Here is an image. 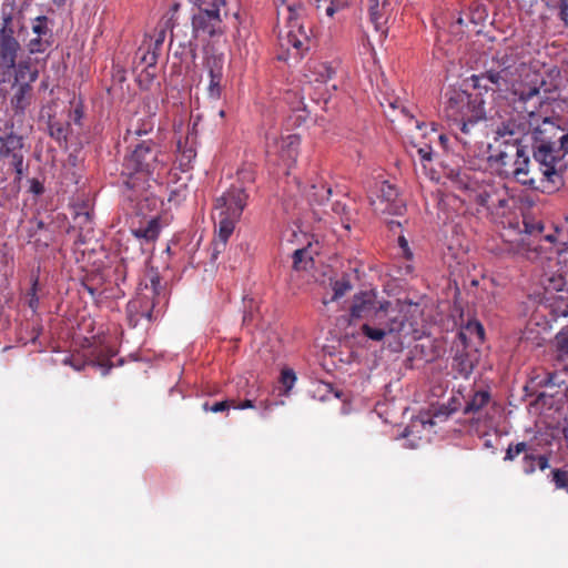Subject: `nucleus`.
Returning a JSON list of instances; mask_svg holds the SVG:
<instances>
[{"label": "nucleus", "instance_id": "obj_2", "mask_svg": "<svg viewBox=\"0 0 568 568\" xmlns=\"http://www.w3.org/2000/svg\"><path fill=\"white\" fill-rule=\"evenodd\" d=\"M444 113L460 132V135L456 134V140L467 146L470 143L467 138L475 135L479 123L486 119L485 101L480 94L452 89L446 93Z\"/></svg>", "mask_w": 568, "mask_h": 568}, {"label": "nucleus", "instance_id": "obj_4", "mask_svg": "<svg viewBox=\"0 0 568 568\" xmlns=\"http://www.w3.org/2000/svg\"><path fill=\"white\" fill-rule=\"evenodd\" d=\"M413 305L397 301H384L381 308L369 324H363L361 331L365 337L374 342H381L387 336L400 339L414 331L412 315Z\"/></svg>", "mask_w": 568, "mask_h": 568}, {"label": "nucleus", "instance_id": "obj_29", "mask_svg": "<svg viewBox=\"0 0 568 568\" xmlns=\"http://www.w3.org/2000/svg\"><path fill=\"white\" fill-rule=\"evenodd\" d=\"M171 30V40H170V47L176 45L178 49L175 50V55H183L189 51L190 53L194 52L193 48V39L194 37H187L186 34L182 38L179 37L176 32L173 31V28Z\"/></svg>", "mask_w": 568, "mask_h": 568}, {"label": "nucleus", "instance_id": "obj_38", "mask_svg": "<svg viewBox=\"0 0 568 568\" xmlns=\"http://www.w3.org/2000/svg\"><path fill=\"white\" fill-rule=\"evenodd\" d=\"M153 129V125L149 122H143L141 125L130 128L126 130L124 140L128 141L131 136H142L150 133Z\"/></svg>", "mask_w": 568, "mask_h": 568}, {"label": "nucleus", "instance_id": "obj_10", "mask_svg": "<svg viewBox=\"0 0 568 568\" xmlns=\"http://www.w3.org/2000/svg\"><path fill=\"white\" fill-rule=\"evenodd\" d=\"M302 10V6L287 7L286 30L284 32L281 31L278 36L281 48L287 52L294 49L296 54H300L308 42V36L300 22V11Z\"/></svg>", "mask_w": 568, "mask_h": 568}, {"label": "nucleus", "instance_id": "obj_23", "mask_svg": "<svg viewBox=\"0 0 568 568\" xmlns=\"http://www.w3.org/2000/svg\"><path fill=\"white\" fill-rule=\"evenodd\" d=\"M332 211L339 216L343 227L351 230V223L356 215V209L352 207L345 201L336 200L332 204Z\"/></svg>", "mask_w": 568, "mask_h": 568}, {"label": "nucleus", "instance_id": "obj_17", "mask_svg": "<svg viewBox=\"0 0 568 568\" xmlns=\"http://www.w3.org/2000/svg\"><path fill=\"white\" fill-rule=\"evenodd\" d=\"M42 118H47V132L59 146H67L68 139L71 133V124L68 120L58 118L55 114L47 112L42 114Z\"/></svg>", "mask_w": 568, "mask_h": 568}, {"label": "nucleus", "instance_id": "obj_44", "mask_svg": "<svg viewBox=\"0 0 568 568\" xmlns=\"http://www.w3.org/2000/svg\"><path fill=\"white\" fill-rule=\"evenodd\" d=\"M523 463H524V473L527 475L532 474L535 471L536 465H537L536 455L526 453L524 456Z\"/></svg>", "mask_w": 568, "mask_h": 568}, {"label": "nucleus", "instance_id": "obj_1", "mask_svg": "<svg viewBox=\"0 0 568 568\" xmlns=\"http://www.w3.org/2000/svg\"><path fill=\"white\" fill-rule=\"evenodd\" d=\"M474 89L496 93L509 102L517 115L526 120L531 148L518 136L523 123L503 122L497 134L504 139L496 161L518 183L551 194L565 184L568 171V125L560 118L541 114L546 97L544 78L532 72L516 48L497 51L484 71L469 78Z\"/></svg>", "mask_w": 568, "mask_h": 568}, {"label": "nucleus", "instance_id": "obj_3", "mask_svg": "<svg viewBox=\"0 0 568 568\" xmlns=\"http://www.w3.org/2000/svg\"><path fill=\"white\" fill-rule=\"evenodd\" d=\"M166 154L152 140L131 143L122 164L123 181L129 189L139 187V181L155 180L166 169Z\"/></svg>", "mask_w": 568, "mask_h": 568}, {"label": "nucleus", "instance_id": "obj_33", "mask_svg": "<svg viewBox=\"0 0 568 568\" xmlns=\"http://www.w3.org/2000/svg\"><path fill=\"white\" fill-rule=\"evenodd\" d=\"M312 257L308 255L306 248H300L293 253V267L297 271L306 270L308 264L312 263Z\"/></svg>", "mask_w": 568, "mask_h": 568}, {"label": "nucleus", "instance_id": "obj_28", "mask_svg": "<svg viewBox=\"0 0 568 568\" xmlns=\"http://www.w3.org/2000/svg\"><path fill=\"white\" fill-rule=\"evenodd\" d=\"M424 141L413 142L412 146L416 149V153L419 156L422 163L430 162L435 155L433 149V139L429 133L424 135Z\"/></svg>", "mask_w": 568, "mask_h": 568}, {"label": "nucleus", "instance_id": "obj_60", "mask_svg": "<svg viewBox=\"0 0 568 568\" xmlns=\"http://www.w3.org/2000/svg\"><path fill=\"white\" fill-rule=\"evenodd\" d=\"M334 396L338 398L339 397V393L338 392H334Z\"/></svg>", "mask_w": 568, "mask_h": 568}, {"label": "nucleus", "instance_id": "obj_36", "mask_svg": "<svg viewBox=\"0 0 568 568\" xmlns=\"http://www.w3.org/2000/svg\"><path fill=\"white\" fill-rule=\"evenodd\" d=\"M38 287H39V276L34 275L31 278V287H30V291L28 292V306L33 312H36L39 307V297L37 295Z\"/></svg>", "mask_w": 568, "mask_h": 568}, {"label": "nucleus", "instance_id": "obj_24", "mask_svg": "<svg viewBox=\"0 0 568 568\" xmlns=\"http://www.w3.org/2000/svg\"><path fill=\"white\" fill-rule=\"evenodd\" d=\"M132 234L136 239H142L145 242H153L158 239L160 234V223L158 219H151L146 225L140 226L138 229L132 230Z\"/></svg>", "mask_w": 568, "mask_h": 568}, {"label": "nucleus", "instance_id": "obj_48", "mask_svg": "<svg viewBox=\"0 0 568 568\" xmlns=\"http://www.w3.org/2000/svg\"><path fill=\"white\" fill-rule=\"evenodd\" d=\"M254 400L252 399H245L243 402L237 403L235 400V404L232 405V408L234 409H246V408H254Z\"/></svg>", "mask_w": 568, "mask_h": 568}, {"label": "nucleus", "instance_id": "obj_27", "mask_svg": "<svg viewBox=\"0 0 568 568\" xmlns=\"http://www.w3.org/2000/svg\"><path fill=\"white\" fill-rule=\"evenodd\" d=\"M490 400V393L488 390H477L473 394L471 398L467 402L464 413L476 414Z\"/></svg>", "mask_w": 568, "mask_h": 568}, {"label": "nucleus", "instance_id": "obj_35", "mask_svg": "<svg viewBox=\"0 0 568 568\" xmlns=\"http://www.w3.org/2000/svg\"><path fill=\"white\" fill-rule=\"evenodd\" d=\"M48 18L45 16L37 17L32 22V31L37 36L52 38V32L48 27Z\"/></svg>", "mask_w": 568, "mask_h": 568}, {"label": "nucleus", "instance_id": "obj_59", "mask_svg": "<svg viewBox=\"0 0 568 568\" xmlns=\"http://www.w3.org/2000/svg\"><path fill=\"white\" fill-rule=\"evenodd\" d=\"M324 386H325L327 389H329V390H332V392H333V389H332V385H331V384H324Z\"/></svg>", "mask_w": 568, "mask_h": 568}, {"label": "nucleus", "instance_id": "obj_21", "mask_svg": "<svg viewBox=\"0 0 568 568\" xmlns=\"http://www.w3.org/2000/svg\"><path fill=\"white\" fill-rule=\"evenodd\" d=\"M12 73H14L13 85H22L23 83H28L32 87V83L36 82L39 77V71L31 68L29 60H21L20 62L16 63V68L13 69Z\"/></svg>", "mask_w": 568, "mask_h": 568}, {"label": "nucleus", "instance_id": "obj_47", "mask_svg": "<svg viewBox=\"0 0 568 568\" xmlns=\"http://www.w3.org/2000/svg\"><path fill=\"white\" fill-rule=\"evenodd\" d=\"M30 192L36 195H41L44 192V186L39 180L32 179L30 181Z\"/></svg>", "mask_w": 568, "mask_h": 568}, {"label": "nucleus", "instance_id": "obj_19", "mask_svg": "<svg viewBox=\"0 0 568 568\" xmlns=\"http://www.w3.org/2000/svg\"><path fill=\"white\" fill-rule=\"evenodd\" d=\"M12 89L14 92L10 99L11 109L16 115H23L32 102V87L28 83L22 85L12 84Z\"/></svg>", "mask_w": 568, "mask_h": 568}, {"label": "nucleus", "instance_id": "obj_22", "mask_svg": "<svg viewBox=\"0 0 568 568\" xmlns=\"http://www.w3.org/2000/svg\"><path fill=\"white\" fill-rule=\"evenodd\" d=\"M387 6L386 0H368L369 19L376 31L384 32Z\"/></svg>", "mask_w": 568, "mask_h": 568}, {"label": "nucleus", "instance_id": "obj_26", "mask_svg": "<svg viewBox=\"0 0 568 568\" xmlns=\"http://www.w3.org/2000/svg\"><path fill=\"white\" fill-rule=\"evenodd\" d=\"M196 156V151L193 146L187 145V143L178 142V162L180 169L185 172L191 168L192 161Z\"/></svg>", "mask_w": 568, "mask_h": 568}, {"label": "nucleus", "instance_id": "obj_58", "mask_svg": "<svg viewBox=\"0 0 568 568\" xmlns=\"http://www.w3.org/2000/svg\"><path fill=\"white\" fill-rule=\"evenodd\" d=\"M219 115H220L222 119H223V118H225V111H224V110H220Z\"/></svg>", "mask_w": 568, "mask_h": 568}, {"label": "nucleus", "instance_id": "obj_7", "mask_svg": "<svg viewBox=\"0 0 568 568\" xmlns=\"http://www.w3.org/2000/svg\"><path fill=\"white\" fill-rule=\"evenodd\" d=\"M199 11L192 18V33L194 38L221 36L224 32L221 18V7L225 0H193Z\"/></svg>", "mask_w": 568, "mask_h": 568}, {"label": "nucleus", "instance_id": "obj_40", "mask_svg": "<svg viewBox=\"0 0 568 568\" xmlns=\"http://www.w3.org/2000/svg\"><path fill=\"white\" fill-rule=\"evenodd\" d=\"M528 450V445L525 443V442H521V443H517L515 446L513 445H509L507 450H506V455H505V460H514L519 454L521 453H527Z\"/></svg>", "mask_w": 568, "mask_h": 568}, {"label": "nucleus", "instance_id": "obj_13", "mask_svg": "<svg viewBox=\"0 0 568 568\" xmlns=\"http://www.w3.org/2000/svg\"><path fill=\"white\" fill-rule=\"evenodd\" d=\"M374 210L383 214L403 215L406 211L404 200L399 196L398 190L388 181L378 184L377 200H372Z\"/></svg>", "mask_w": 568, "mask_h": 568}, {"label": "nucleus", "instance_id": "obj_62", "mask_svg": "<svg viewBox=\"0 0 568 568\" xmlns=\"http://www.w3.org/2000/svg\"><path fill=\"white\" fill-rule=\"evenodd\" d=\"M416 126H417L418 129H422V124H419L418 122L416 123Z\"/></svg>", "mask_w": 568, "mask_h": 568}, {"label": "nucleus", "instance_id": "obj_45", "mask_svg": "<svg viewBox=\"0 0 568 568\" xmlns=\"http://www.w3.org/2000/svg\"><path fill=\"white\" fill-rule=\"evenodd\" d=\"M504 191H505V189L503 186L495 187L494 192L491 193V202H489L487 210H489V211L496 210L497 201L499 200V197L501 196L500 194L504 193Z\"/></svg>", "mask_w": 568, "mask_h": 568}, {"label": "nucleus", "instance_id": "obj_34", "mask_svg": "<svg viewBox=\"0 0 568 568\" xmlns=\"http://www.w3.org/2000/svg\"><path fill=\"white\" fill-rule=\"evenodd\" d=\"M332 288L334 294L331 301H335L343 297L347 292H349L352 290V284L348 277L343 276L342 278L335 281L332 284Z\"/></svg>", "mask_w": 568, "mask_h": 568}, {"label": "nucleus", "instance_id": "obj_54", "mask_svg": "<svg viewBox=\"0 0 568 568\" xmlns=\"http://www.w3.org/2000/svg\"><path fill=\"white\" fill-rule=\"evenodd\" d=\"M557 342H558V346H559L560 351L568 354V337L558 336Z\"/></svg>", "mask_w": 568, "mask_h": 568}, {"label": "nucleus", "instance_id": "obj_12", "mask_svg": "<svg viewBox=\"0 0 568 568\" xmlns=\"http://www.w3.org/2000/svg\"><path fill=\"white\" fill-rule=\"evenodd\" d=\"M385 300H379L375 291H365L355 294L349 307L351 322L363 321V324L372 323L376 312Z\"/></svg>", "mask_w": 568, "mask_h": 568}, {"label": "nucleus", "instance_id": "obj_32", "mask_svg": "<svg viewBox=\"0 0 568 568\" xmlns=\"http://www.w3.org/2000/svg\"><path fill=\"white\" fill-rule=\"evenodd\" d=\"M50 39L42 36L31 39L27 44L29 52L32 54L44 52L51 45Z\"/></svg>", "mask_w": 568, "mask_h": 568}, {"label": "nucleus", "instance_id": "obj_49", "mask_svg": "<svg viewBox=\"0 0 568 568\" xmlns=\"http://www.w3.org/2000/svg\"><path fill=\"white\" fill-rule=\"evenodd\" d=\"M343 6L341 0L332 1L326 8V14L333 17L334 13Z\"/></svg>", "mask_w": 568, "mask_h": 568}, {"label": "nucleus", "instance_id": "obj_11", "mask_svg": "<svg viewBox=\"0 0 568 568\" xmlns=\"http://www.w3.org/2000/svg\"><path fill=\"white\" fill-rule=\"evenodd\" d=\"M9 24L10 18H7L0 29V75L3 81L12 75L18 52L21 49L19 41L14 38V31Z\"/></svg>", "mask_w": 568, "mask_h": 568}, {"label": "nucleus", "instance_id": "obj_20", "mask_svg": "<svg viewBox=\"0 0 568 568\" xmlns=\"http://www.w3.org/2000/svg\"><path fill=\"white\" fill-rule=\"evenodd\" d=\"M475 367V356L466 351L455 354L452 362V369L456 374L455 377L469 378Z\"/></svg>", "mask_w": 568, "mask_h": 568}, {"label": "nucleus", "instance_id": "obj_42", "mask_svg": "<svg viewBox=\"0 0 568 568\" xmlns=\"http://www.w3.org/2000/svg\"><path fill=\"white\" fill-rule=\"evenodd\" d=\"M429 135L433 139V143L439 145L445 152L448 150L449 138L446 134L438 133L435 128H432Z\"/></svg>", "mask_w": 568, "mask_h": 568}, {"label": "nucleus", "instance_id": "obj_31", "mask_svg": "<svg viewBox=\"0 0 568 568\" xmlns=\"http://www.w3.org/2000/svg\"><path fill=\"white\" fill-rule=\"evenodd\" d=\"M464 16L467 17L469 22L474 23L475 26H479L485 22L487 18V11L484 6L474 4L467 12L464 13Z\"/></svg>", "mask_w": 568, "mask_h": 568}, {"label": "nucleus", "instance_id": "obj_53", "mask_svg": "<svg viewBox=\"0 0 568 568\" xmlns=\"http://www.w3.org/2000/svg\"><path fill=\"white\" fill-rule=\"evenodd\" d=\"M398 243H399V246L403 248V251L405 253V256L407 258H410L412 257V253L409 252L408 243H407L406 239L404 236H400L398 239Z\"/></svg>", "mask_w": 568, "mask_h": 568}, {"label": "nucleus", "instance_id": "obj_8", "mask_svg": "<svg viewBox=\"0 0 568 568\" xmlns=\"http://www.w3.org/2000/svg\"><path fill=\"white\" fill-rule=\"evenodd\" d=\"M160 285L159 277L151 278V286L138 293L126 305L128 320L131 326H136L142 318L148 321L153 320V314L159 305L158 286Z\"/></svg>", "mask_w": 568, "mask_h": 568}, {"label": "nucleus", "instance_id": "obj_39", "mask_svg": "<svg viewBox=\"0 0 568 568\" xmlns=\"http://www.w3.org/2000/svg\"><path fill=\"white\" fill-rule=\"evenodd\" d=\"M233 404H235V399H226L214 403L213 405H209V403H205L203 404V409L205 412L220 413L230 409Z\"/></svg>", "mask_w": 568, "mask_h": 568}, {"label": "nucleus", "instance_id": "obj_37", "mask_svg": "<svg viewBox=\"0 0 568 568\" xmlns=\"http://www.w3.org/2000/svg\"><path fill=\"white\" fill-rule=\"evenodd\" d=\"M552 481L557 489H565L568 493V471L564 469L552 470Z\"/></svg>", "mask_w": 568, "mask_h": 568}, {"label": "nucleus", "instance_id": "obj_46", "mask_svg": "<svg viewBox=\"0 0 568 568\" xmlns=\"http://www.w3.org/2000/svg\"><path fill=\"white\" fill-rule=\"evenodd\" d=\"M558 17L568 27V0L557 7Z\"/></svg>", "mask_w": 568, "mask_h": 568}, {"label": "nucleus", "instance_id": "obj_16", "mask_svg": "<svg viewBox=\"0 0 568 568\" xmlns=\"http://www.w3.org/2000/svg\"><path fill=\"white\" fill-rule=\"evenodd\" d=\"M223 58L211 55L206 59L205 67L209 73V84L206 88L207 97L212 100H219L223 92Z\"/></svg>", "mask_w": 568, "mask_h": 568}, {"label": "nucleus", "instance_id": "obj_41", "mask_svg": "<svg viewBox=\"0 0 568 568\" xmlns=\"http://www.w3.org/2000/svg\"><path fill=\"white\" fill-rule=\"evenodd\" d=\"M296 381V375L293 369L291 368H284L281 372V383L285 387V390L288 392Z\"/></svg>", "mask_w": 568, "mask_h": 568}, {"label": "nucleus", "instance_id": "obj_6", "mask_svg": "<svg viewBox=\"0 0 568 568\" xmlns=\"http://www.w3.org/2000/svg\"><path fill=\"white\" fill-rule=\"evenodd\" d=\"M24 138L14 132L12 121H7L0 129V160L11 166L16 173L14 181L20 182L23 178L26 165Z\"/></svg>", "mask_w": 568, "mask_h": 568}, {"label": "nucleus", "instance_id": "obj_25", "mask_svg": "<svg viewBox=\"0 0 568 568\" xmlns=\"http://www.w3.org/2000/svg\"><path fill=\"white\" fill-rule=\"evenodd\" d=\"M332 189L325 183H314L306 191V196L311 203L324 204L329 199Z\"/></svg>", "mask_w": 568, "mask_h": 568}, {"label": "nucleus", "instance_id": "obj_61", "mask_svg": "<svg viewBox=\"0 0 568 568\" xmlns=\"http://www.w3.org/2000/svg\"><path fill=\"white\" fill-rule=\"evenodd\" d=\"M485 445H486L487 447H490V446H491V445H490V443H489L488 440L485 443Z\"/></svg>", "mask_w": 568, "mask_h": 568}, {"label": "nucleus", "instance_id": "obj_18", "mask_svg": "<svg viewBox=\"0 0 568 568\" xmlns=\"http://www.w3.org/2000/svg\"><path fill=\"white\" fill-rule=\"evenodd\" d=\"M239 221V219H235L231 215L224 214L222 212H219V227H217V235L213 242L214 244V256L216 253H220V248H224L227 240L232 235L235 223Z\"/></svg>", "mask_w": 568, "mask_h": 568}, {"label": "nucleus", "instance_id": "obj_56", "mask_svg": "<svg viewBox=\"0 0 568 568\" xmlns=\"http://www.w3.org/2000/svg\"><path fill=\"white\" fill-rule=\"evenodd\" d=\"M469 20L467 19V17L465 16V18L463 16H460L458 19H457V23L463 26V24H467Z\"/></svg>", "mask_w": 568, "mask_h": 568}, {"label": "nucleus", "instance_id": "obj_14", "mask_svg": "<svg viewBox=\"0 0 568 568\" xmlns=\"http://www.w3.org/2000/svg\"><path fill=\"white\" fill-rule=\"evenodd\" d=\"M300 143V136L296 134H288L282 138L267 135L266 153L277 154L283 160V162L290 166L297 159Z\"/></svg>", "mask_w": 568, "mask_h": 568}, {"label": "nucleus", "instance_id": "obj_55", "mask_svg": "<svg viewBox=\"0 0 568 568\" xmlns=\"http://www.w3.org/2000/svg\"><path fill=\"white\" fill-rule=\"evenodd\" d=\"M82 286H83V290H85L92 297H94L97 295L98 290L94 288L93 286H90L87 283H83Z\"/></svg>", "mask_w": 568, "mask_h": 568}, {"label": "nucleus", "instance_id": "obj_15", "mask_svg": "<svg viewBox=\"0 0 568 568\" xmlns=\"http://www.w3.org/2000/svg\"><path fill=\"white\" fill-rule=\"evenodd\" d=\"M248 194L242 186L232 185L225 193L216 199L215 210L240 219L246 204Z\"/></svg>", "mask_w": 568, "mask_h": 568}, {"label": "nucleus", "instance_id": "obj_52", "mask_svg": "<svg viewBox=\"0 0 568 568\" xmlns=\"http://www.w3.org/2000/svg\"><path fill=\"white\" fill-rule=\"evenodd\" d=\"M72 120L75 124H81V120L83 118V111L80 106H77L73 111H72Z\"/></svg>", "mask_w": 568, "mask_h": 568}, {"label": "nucleus", "instance_id": "obj_51", "mask_svg": "<svg viewBox=\"0 0 568 568\" xmlns=\"http://www.w3.org/2000/svg\"><path fill=\"white\" fill-rule=\"evenodd\" d=\"M501 196L499 197V200L497 201V204H496V210L498 209H505L508 206V203H509V197L507 195V192L506 190L504 191V193L500 194Z\"/></svg>", "mask_w": 568, "mask_h": 568}, {"label": "nucleus", "instance_id": "obj_30", "mask_svg": "<svg viewBox=\"0 0 568 568\" xmlns=\"http://www.w3.org/2000/svg\"><path fill=\"white\" fill-rule=\"evenodd\" d=\"M89 353L98 361L100 366L106 367L105 372L111 368L112 364L110 363V359L115 355L112 348L93 346Z\"/></svg>", "mask_w": 568, "mask_h": 568}, {"label": "nucleus", "instance_id": "obj_50", "mask_svg": "<svg viewBox=\"0 0 568 568\" xmlns=\"http://www.w3.org/2000/svg\"><path fill=\"white\" fill-rule=\"evenodd\" d=\"M536 463L540 470H545L549 467V458L546 455L536 456Z\"/></svg>", "mask_w": 568, "mask_h": 568}, {"label": "nucleus", "instance_id": "obj_43", "mask_svg": "<svg viewBox=\"0 0 568 568\" xmlns=\"http://www.w3.org/2000/svg\"><path fill=\"white\" fill-rule=\"evenodd\" d=\"M317 71H318V74L321 77L320 80L322 82H326L327 80L332 79L333 75L335 74L334 69L331 65L326 64V63H320L317 65Z\"/></svg>", "mask_w": 568, "mask_h": 568}, {"label": "nucleus", "instance_id": "obj_5", "mask_svg": "<svg viewBox=\"0 0 568 568\" xmlns=\"http://www.w3.org/2000/svg\"><path fill=\"white\" fill-rule=\"evenodd\" d=\"M460 162H465L464 159L454 161L449 156L442 161L443 174L452 182L453 185L460 190L469 191L474 201L487 209L489 202H491V193L496 185L485 182L479 175L484 173H477L469 168L463 166Z\"/></svg>", "mask_w": 568, "mask_h": 568}, {"label": "nucleus", "instance_id": "obj_9", "mask_svg": "<svg viewBox=\"0 0 568 568\" xmlns=\"http://www.w3.org/2000/svg\"><path fill=\"white\" fill-rule=\"evenodd\" d=\"M172 28V17H170L168 19H162L152 33L145 34L135 53V58L139 60L140 65H144L145 68L156 65L163 43L166 39V32Z\"/></svg>", "mask_w": 568, "mask_h": 568}, {"label": "nucleus", "instance_id": "obj_57", "mask_svg": "<svg viewBox=\"0 0 568 568\" xmlns=\"http://www.w3.org/2000/svg\"><path fill=\"white\" fill-rule=\"evenodd\" d=\"M477 328L480 334H484V328L480 324H477Z\"/></svg>", "mask_w": 568, "mask_h": 568}]
</instances>
